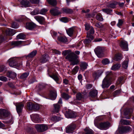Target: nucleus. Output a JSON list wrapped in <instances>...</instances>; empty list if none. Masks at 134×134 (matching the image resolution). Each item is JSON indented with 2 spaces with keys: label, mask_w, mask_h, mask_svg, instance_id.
Masks as SVG:
<instances>
[{
  "label": "nucleus",
  "mask_w": 134,
  "mask_h": 134,
  "mask_svg": "<svg viewBox=\"0 0 134 134\" xmlns=\"http://www.w3.org/2000/svg\"><path fill=\"white\" fill-rule=\"evenodd\" d=\"M24 105V104L21 103H18L17 104L16 106V109L18 113L21 112L22 109Z\"/></svg>",
  "instance_id": "nucleus-16"
},
{
  "label": "nucleus",
  "mask_w": 134,
  "mask_h": 134,
  "mask_svg": "<svg viewBox=\"0 0 134 134\" xmlns=\"http://www.w3.org/2000/svg\"><path fill=\"white\" fill-rule=\"evenodd\" d=\"M106 75L105 78H106L108 79H110V80H112V74L111 71L107 72H106Z\"/></svg>",
  "instance_id": "nucleus-41"
},
{
  "label": "nucleus",
  "mask_w": 134,
  "mask_h": 134,
  "mask_svg": "<svg viewBox=\"0 0 134 134\" xmlns=\"http://www.w3.org/2000/svg\"><path fill=\"white\" fill-rule=\"evenodd\" d=\"M35 128L38 132H42L47 130L48 126L47 125L43 124H36L35 126Z\"/></svg>",
  "instance_id": "nucleus-4"
},
{
  "label": "nucleus",
  "mask_w": 134,
  "mask_h": 134,
  "mask_svg": "<svg viewBox=\"0 0 134 134\" xmlns=\"http://www.w3.org/2000/svg\"><path fill=\"white\" fill-rule=\"evenodd\" d=\"M94 124L98 128L101 130H105L107 129L110 126V123L108 122H102L98 124L96 122V120L94 121Z\"/></svg>",
  "instance_id": "nucleus-3"
},
{
  "label": "nucleus",
  "mask_w": 134,
  "mask_h": 134,
  "mask_svg": "<svg viewBox=\"0 0 134 134\" xmlns=\"http://www.w3.org/2000/svg\"><path fill=\"white\" fill-rule=\"evenodd\" d=\"M102 62L103 65H105L109 64L110 62L108 59L105 58L103 59Z\"/></svg>",
  "instance_id": "nucleus-52"
},
{
  "label": "nucleus",
  "mask_w": 134,
  "mask_h": 134,
  "mask_svg": "<svg viewBox=\"0 0 134 134\" xmlns=\"http://www.w3.org/2000/svg\"><path fill=\"white\" fill-rule=\"evenodd\" d=\"M12 27L15 29H16L18 27V25L15 22H13L12 25Z\"/></svg>",
  "instance_id": "nucleus-60"
},
{
  "label": "nucleus",
  "mask_w": 134,
  "mask_h": 134,
  "mask_svg": "<svg viewBox=\"0 0 134 134\" xmlns=\"http://www.w3.org/2000/svg\"><path fill=\"white\" fill-rule=\"evenodd\" d=\"M95 26L98 28H101L103 26L101 23H97L95 25Z\"/></svg>",
  "instance_id": "nucleus-63"
},
{
  "label": "nucleus",
  "mask_w": 134,
  "mask_h": 134,
  "mask_svg": "<svg viewBox=\"0 0 134 134\" xmlns=\"http://www.w3.org/2000/svg\"><path fill=\"white\" fill-rule=\"evenodd\" d=\"M128 62L127 61H125L122 63V66L123 68L126 69L128 67Z\"/></svg>",
  "instance_id": "nucleus-48"
},
{
  "label": "nucleus",
  "mask_w": 134,
  "mask_h": 134,
  "mask_svg": "<svg viewBox=\"0 0 134 134\" xmlns=\"http://www.w3.org/2000/svg\"><path fill=\"white\" fill-rule=\"evenodd\" d=\"M57 96V92L55 90L52 89L50 91L49 97L52 100L55 99Z\"/></svg>",
  "instance_id": "nucleus-15"
},
{
  "label": "nucleus",
  "mask_w": 134,
  "mask_h": 134,
  "mask_svg": "<svg viewBox=\"0 0 134 134\" xmlns=\"http://www.w3.org/2000/svg\"><path fill=\"white\" fill-rule=\"evenodd\" d=\"M83 97V95L80 92L78 93L76 95V99L78 100H81Z\"/></svg>",
  "instance_id": "nucleus-44"
},
{
  "label": "nucleus",
  "mask_w": 134,
  "mask_h": 134,
  "mask_svg": "<svg viewBox=\"0 0 134 134\" xmlns=\"http://www.w3.org/2000/svg\"><path fill=\"white\" fill-rule=\"evenodd\" d=\"M47 1L49 4L53 6L57 4L56 0H47Z\"/></svg>",
  "instance_id": "nucleus-42"
},
{
  "label": "nucleus",
  "mask_w": 134,
  "mask_h": 134,
  "mask_svg": "<svg viewBox=\"0 0 134 134\" xmlns=\"http://www.w3.org/2000/svg\"><path fill=\"white\" fill-rule=\"evenodd\" d=\"M118 3L115 1H113L110 2L107 5V7L109 8L113 9L116 8V5Z\"/></svg>",
  "instance_id": "nucleus-20"
},
{
  "label": "nucleus",
  "mask_w": 134,
  "mask_h": 134,
  "mask_svg": "<svg viewBox=\"0 0 134 134\" xmlns=\"http://www.w3.org/2000/svg\"><path fill=\"white\" fill-rule=\"evenodd\" d=\"M104 50V49L103 47L98 46L95 49L94 51L98 57L100 58L103 55V52Z\"/></svg>",
  "instance_id": "nucleus-5"
},
{
  "label": "nucleus",
  "mask_w": 134,
  "mask_h": 134,
  "mask_svg": "<svg viewBox=\"0 0 134 134\" xmlns=\"http://www.w3.org/2000/svg\"><path fill=\"white\" fill-rule=\"evenodd\" d=\"M69 53L68 50H65L63 52L62 54L64 55L68 54L65 58L70 62V65H74L79 64L80 60L79 56L73 53Z\"/></svg>",
  "instance_id": "nucleus-1"
},
{
  "label": "nucleus",
  "mask_w": 134,
  "mask_h": 134,
  "mask_svg": "<svg viewBox=\"0 0 134 134\" xmlns=\"http://www.w3.org/2000/svg\"><path fill=\"white\" fill-rule=\"evenodd\" d=\"M35 26V24L33 23H27L26 24V28L30 30L33 29Z\"/></svg>",
  "instance_id": "nucleus-23"
},
{
  "label": "nucleus",
  "mask_w": 134,
  "mask_h": 134,
  "mask_svg": "<svg viewBox=\"0 0 134 134\" xmlns=\"http://www.w3.org/2000/svg\"><path fill=\"white\" fill-rule=\"evenodd\" d=\"M122 58V56L121 54L118 53L116 54L113 60L115 61H119Z\"/></svg>",
  "instance_id": "nucleus-29"
},
{
  "label": "nucleus",
  "mask_w": 134,
  "mask_h": 134,
  "mask_svg": "<svg viewBox=\"0 0 134 134\" xmlns=\"http://www.w3.org/2000/svg\"><path fill=\"white\" fill-rule=\"evenodd\" d=\"M23 42L22 41H13L12 42V44L14 46H20Z\"/></svg>",
  "instance_id": "nucleus-34"
},
{
  "label": "nucleus",
  "mask_w": 134,
  "mask_h": 134,
  "mask_svg": "<svg viewBox=\"0 0 134 134\" xmlns=\"http://www.w3.org/2000/svg\"><path fill=\"white\" fill-rule=\"evenodd\" d=\"M121 65L120 64L116 63L114 64L111 67V69L112 70L115 71L119 69Z\"/></svg>",
  "instance_id": "nucleus-32"
},
{
  "label": "nucleus",
  "mask_w": 134,
  "mask_h": 134,
  "mask_svg": "<svg viewBox=\"0 0 134 134\" xmlns=\"http://www.w3.org/2000/svg\"><path fill=\"white\" fill-rule=\"evenodd\" d=\"M8 77L12 79L15 78L16 76V74L15 72L12 71H8L7 74Z\"/></svg>",
  "instance_id": "nucleus-27"
},
{
  "label": "nucleus",
  "mask_w": 134,
  "mask_h": 134,
  "mask_svg": "<svg viewBox=\"0 0 134 134\" xmlns=\"http://www.w3.org/2000/svg\"><path fill=\"white\" fill-rule=\"evenodd\" d=\"M46 86V85L43 83H39L38 87H37V89L38 92L44 89Z\"/></svg>",
  "instance_id": "nucleus-25"
},
{
  "label": "nucleus",
  "mask_w": 134,
  "mask_h": 134,
  "mask_svg": "<svg viewBox=\"0 0 134 134\" xmlns=\"http://www.w3.org/2000/svg\"><path fill=\"white\" fill-rule=\"evenodd\" d=\"M112 81L110 79H108L105 78L102 81V87L103 88H108L111 84Z\"/></svg>",
  "instance_id": "nucleus-6"
},
{
  "label": "nucleus",
  "mask_w": 134,
  "mask_h": 134,
  "mask_svg": "<svg viewBox=\"0 0 134 134\" xmlns=\"http://www.w3.org/2000/svg\"><path fill=\"white\" fill-rule=\"evenodd\" d=\"M74 30V27H73L69 28L66 31V32L68 35L70 36H72L73 34V32Z\"/></svg>",
  "instance_id": "nucleus-40"
},
{
  "label": "nucleus",
  "mask_w": 134,
  "mask_h": 134,
  "mask_svg": "<svg viewBox=\"0 0 134 134\" xmlns=\"http://www.w3.org/2000/svg\"><path fill=\"white\" fill-rule=\"evenodd\" d=\"M34 104L31 102L28 103L27 104V108L29 110H33Z\"/></svg>",
  "instance_id": "nucleus-36"
},
{
  "label": "nucleus",
  "mask_w": 134,
  "mask_h": 134,
  "mask_svg": "<svg viewBox=\"0 0 134 134\" xmlns=\"http://www.w3.org/2000/svg\"><path fill=\"white\" fill-rule=\"evenodd\" d=\"M92 87V85L91 84H88L86 86V88L87 89H89L91 88Z\"/></svg>",
  "instance_id": "nucleus-64"
},
{
  "label": "nucleus",
  "mask_w": 134,
  "mask_h": 134,
  "mask_svg": "<svg viewBox=\"0 0 134 134\" xmlns=\"http://www.w3.org/2000/svg\"><path fill=\"white\" fill-rule=\"evenodd\" d=\"M121 124L123 125H129L131 123V122L129 120L121 119L120 121Z\"/></svg>",
  "instance_id": "nucleus-37"
},
{
  "label": "nucleus",
  "mask_w": 134,
  "mask_h": 134,
  "mask_svg": "<svg viewBox=\"0 0 134 134\" xmlns=\"http://www.w3.org/2000/svg\"><path fill=\"white\" fill-rule=\"evenodd\" d=\"M34 17L35 19L41 24H43L45 22V19L42 16L37 15L35 16Z\"/></svg>",
  "instance_id": "nucleus-14"
},
{
  "label": "nucleus",
  "mask_w": 134,
  "mask_h": 134,
  "mask_svg": "<svg viewBox=\"0 0 134 134\" xmlns=\"http://www.w3.org/2000/svg\"><path fill=\"white\" fill-rule=\"evenodd\" d=\"M51 119V120L53 121H57L60 120L61 119L60 118L59 116H55L52 117Z\"/></svg>",
  "instance_id": "nucleus-51"
},
{
  "label": "nucleus",
  "mask_w": 134,
  "mask_h": 134,
  "mask_svg": "<svg viewBox=\"0 0 134 134\" xmlns=\"http://www.w3.org/2000/svg\"><path fill=\"white\" fill-rule=\"evenodd\" d=\"M87 39H86L84 41V43L86 44H87L90 43L92 40H93L94 37L93 36L90 35L89 34H88L87 35Z\"/></svg>",
  "instance_id": "nucleus-19"
},
{
  "label": "nucleus",
  "mask_w": 134,
  "mask_h": 134,
  "mask_svg": "<svg viewBox=\"0 0 134 134\" xmlns=\"http://www.w3.org/2000/svg\"><path fill=\"white\" fill-rule=\"evenodd\" d=\"M98 94V91L96 90H93L89 93V96L92 98H96Z\"/></svg>",
  "instance_id": "nucleus-24"
},
{
  "label": "nucleus",
  "mask_w": 134,
  "mask_h": 134,
  "mask_svg": "<svg viewBox=\"0 0 134 134\" xmlns=\"http://www.w3.org/2000/svg\"><path fill=\"white\" fill-rule=\"evenodd\" d=\"M19 59L16 58H11L8 60L7 63L10 67L17 68L22 65L21 62L19 63Z\"/></svg>",
  "instance_id": "nucleus-2"
},
{
  "label": "nucleus",
  "mask_w": 134,
  "mask_h": 134,
  "mask_svg": "<svg viewBox=\"0 0 134 134\" xmlns=\"http://www.w3.org/2000/svg\"><path fill=\"white\" fill-rule=\"evenodd\" d=\"M62 96L63 98L66 100L68 99L70 97L68 94L65 93H63L62 94Z\"/></svg>",
  "instance_id": "nucleus-50"
},
{
  "label": "nucleus",
  "mask_w": 134,
  "mask_h": 134,
  "mask_svg": "<svg viewBox=\"0 0 134 134\" xmlns=\"http://www.w3.org/2000/svg\"><path fill=\"white\" fill-rule=\"evenodd\" d=\"M103 72V71L101 70L94 72L92 74V77L94 80L97 79L102 75Z\"/></svg>",
  "instance_id": "nucleus-12"
},
{
  "label": "nucleus",
  "mask_w": 134,
  "mask_h": 134,
  "mask_svg": "<svg viewBox=\"0 0 134 134\" xmlns=\"http://www.w3.org/2000/svg\"><path fill=\"white\" fill-rule=\"evenodd\" d=\"M9 113L6 109H0V119H3L7 117L9 115Z\"/></svg>",
  "instance_id": "nucleus-7"
},
{
  "label": "nucleus",
  "mask_w": 134,
  "mask_h": 134,
  "mask_svg": "<svg viewBox=\"0 0 134 134\" xmlns=\"http://www.w3.org/2000/svg\"><path fill=\"white\" fill-rule=\"evenodd\" d=\"M133 112V110L131 108H126L124 110L125 118L128 119H130Z\"/></svg>",
  "instance_id": "nucleus-8"
},
{
  "label": "nucleus",
  "mask_w": 134,
  "mask_h": 134,
  "mask_svg": "<svg viewBox=\"0 0 134 134\" xmlns=\"http://www.w3.org/2000/svg\"><path fill=\"white\" fill-rule=\"evenodd\" d=\"M76 127V125L75 124L72 123L68 125L66 128V132L67 133L72 132Z\"/></svg>",
  "instance_id": "nucleus-11"
},
{
  "label": "nucleus",
  "mask_w": 134,
  "mask_h": 134,
  "mask_svg": "<svg viewBox=\"0 0 134 134\" xmlns=\"http://www.w3.org/2000/svg\"><path fill=\"white\" fill-rule=\"evenodd\" d=\"M47 11L48 10L47 9L43 8L41 10L40 13L41 14L45 15Z\"/></svg>",
  "instance_id": "nucleus-58"
},
{
  "label": "nucleus",
  "mask_w": 134,
  "mask_h": 134,
  "mask_svg": "<svg viewBox=\"0 0 134 134\" xmlns=\"http://www.w3.org/2000/svg\"><path fill=\"white\" fill-rule=\"evenodd\" d=\"M88 65L85 62H81L80 65L81 69L85 70L87 68Z\"/></svg>",
  "instance_id": "nucleus-35"
},
{
  "label": "nucleus",
  "mask_w": 134,
  "mask_h": 134,
  "mask_svg": "<svg viewBox=\"0 0 134 134\" xmlns=\"http://www.w3.org/2000/svg\"><path fill=\"white\" fill-rule=\"evenodd\" d=\"M31 117V118H33L35 121L36 122H38L40 121L39 116L37 114H32Z\"/></svg>",
  "instance_id": "nucleus-30"
},
{
  "label": "nucleus",
  "mask_w": 134,
  "mask_h": 134,
  "mask_svg": "<svg viewBox=\"0 0 134 134\" xmlns=\"http://www.w3.org/2000/svg\"><path fill=\"white\" fill-rule=\"evenodd\" d=\"M65 115L66 117L68 118H75L77 116L76 113L69 110L66 111Z\"/></svg>",
  "instance_id": "nucleus-9"
},
{
  "label": "nucleus",
  "mask_w": 134,
  "mask_h": 134,
  "mask_svg": "<svg viewBox=\"0 0 134 134\" xmlns=\"http://www.w3.org/2000/svg\"><path fill=\"white\" fill-rule=\"evenodd\" d=\"M0 80L3 81H6L7 80V79L6 77L1 76H0Z\"/></svg>",
  "instance_id": "nucleus-62"
},
{
  "label": "nucleus",
  "mask_w": 134,
  "mask_h": 134,
  "mask_svg": "<svg viewBox=\"0 0 134 134\" xmlns=\"http://www.w3.org/2000/svg\"><path fill=\"white\" fill-rule=\"evenodd\" d=\"M62 10L63 13L67 14H71L73 12L72 9L67 8H63L62 9Z\"/></svg>",
  "instance_id": "nucleus-28"
},
{
  "label": "nucleus",
  "mask_w": 134,
  "mask_h": 134,
  "mask_svg": "<svg viewBox=\"0 0 134 134\" xmlns=\"http://www.w3.org/2000/svg\"><path fill=\"white\" fill-rule=\"evenodd\" d=\"M79 69V67L78 66H76L72 70V74H75L78 71Z\"/></svg>",
  "instance_id": "nucleus-46"
},
{
  "label": "nucleus",
  "mask_w": 134,
  "mask_h": 134,
  "mask_svg": "<svg viewBox=\"0 0 134 134\" xmlns=\"http://www.w3.org/2000/svg\"><path fill=\"white\" fill-rule=\"evenodd\" d=\"M48 55L45 54L42 55L39 60L41 63H44L48 62Z\"/></svg>",
  "instance_id": "nucleus-13"
},
{
  "label": "nucleus",
  "mask_w": 134,
  "mask_h": 134,
  "mask_svg": "<svg viewBox=\"0 0 134 134\" xmlns=\"http://www.w3.org/2000/svg\"><path fill=\"white\" fill-rule=\"evenodd\" d=\"M132 130V129L130 127L126 126L120 128L119 129V132L120 133H123L131 131Z\"/></svg>",
  "instance_id": "nucleus-10"
},
{
  "label": "nucleus",
  "mask_w": 134,
  "mask_h": 134,
  "mask_svg": "<svg viewBox=\"0 0 134 134\" xmlns=\"http://www.w3.org/2000/svg\"><path fill=\"white\" fill-rule=\"evenodd\" d=\"M60 20L64 23H67L69 21V20L67 17H63L60 19Z\"/></svg>",
  "instance_id": "nucleus-56"
},
{
  "label": "nucleus",
  "mask_w": 134,
  "mask_h": 134,
  "mask_svg": "<svg viewBox=\"0 0 134 134\" xmlns=\"http://www.w3.org/2000/svg\"><path fill=\"white\" fill-rule=\"evenodd\" d=\"M16 37L18 39H23L25 37V35L21 33L18 35Z\"/></svg>",
  "instance_id": "nucleus-49"
},
{
  "label": "nucleus",
  "mask_w": 134,
  "mask_h": 134,
  "mask_svg": "<svg viewBox=\"0 0 134 134\" xmlns=\"http://www.w3.org/2000/svg\"><path fill=\"white\" fill-rule=\"evenodd\" d=\"M102 11L106 13L107 14L112 15L113 10L109 9H102Z\"/></svg>",
  "instance_id": "nucleus-39"
},
{
  "label": "nucleus",
  "mask_w": 134,
  "mask_h": 134,
  "mask_svg": "<svg viewBox=\"0 0 134 134\" xmlns=\"http://www.w3.org/2000/svg\"><path fill=\"white\" fill-rule=\"evenodd\" d=\"M50 77L53 79L57 83H59L58 82L59 80V78L58 76L56 75L53 74L52 75H49Z\"/></svg>",
  "instance_id": "nucleus-38"
},
{
  "label": "nucleus",
  "mask_w": 134,
  "mask_h": 134,
  "mask_svg": "<svg viewBox=\"0 0 134 134\" xmlns=\"http://www.w3.org/2000/svg\"><path fill=\"white\" fill-rule=\"evenodd\" d=\"M120 90H118L115 91L113 93V96L114 97H116V96L120 94Z\"/></svg>",
  "instance_id": "nucleus-55"
},
{
  "label": "nucleus",
  "mask_w": 134,
  "mask_h": 134,
  "mask_svg": "<svg viewBox=\"0 0 134 134\" xmlns=\"http://www.w3.org/2000/svg\"><path fill=\"white\" fill-rule=\"evenodd\" d=\"M33 108V110L35 111L38 110L39 109L40 107L39 105L37 104H34V106Z\"/></svg>",
  "instance_id": "nucleus-59"
},
{
  "label": "nucleus",
  "mask_w": 134,
  "mask_h": 134,
  "mask_svg": "<svg viewBox=\"0 0 134 134\" xmlns=\"http://www.w3.org/2000/svg\"><path fill=\"white\" fill-rule=\"evenodd\" d=\"M19 1L23 7H30V3L27 0H19Z\"/></svg>",
  "instance_id": "nucleus-17"
},
{
  "label": "nucleus",
  "mask_w": 134,
  "mask_h": 134,
  "mask_svg": "<svg viewBox=\"0 0 134 134\" xmlns=\"http://www.w3.org/2000/svg\"><path fill=\"white\" fill-rule=\"evenodd\" d=\"M58 39L59 41L63 43H65L67 41V39L64 36H59L58 38Z\"/></svg>",
  "instance_id": "nucleus-31"
},
{
  "label": "nucleus",
  "mask_w": 134,
  "mask_h": 134,
  "mask_svg": "<svg viewBox=\"0 0 134 134\" xmlns=\"http://www.w3.org/2000/svg\"><path fill=\"white\" fill-rule=\"evenodd\" d=\"M54 108L52 111L54 113H58L60 110V105L58 104H54L53 105Z\"/></svg>",
  "instance_id": "nucleus-26"
},
{
  "label": "nucleus",
  "mask_w": 134,
  "mask_h": 134,
  "mask_svg": "<svg viewBox=\"0 0 134 134\" xmlns=\"http://www.w3.org/2000/svg\"><path fill=\"white\" fill-rule=\"evenodd\" d=\"M94 28L92 27L91 26V28L90 29L89 32L87 33V35L89 34L90 35L93 36V35L94 33Z\"/></svg>",
  "instance_id": "nucleus-53"
},
{
  "label": "nucleus",
  "mask_w": 134,
  "mask_h": 134,
  "mask_svg": "<svg viewBox=\"0 0 134 134\" xmlns=\"http://www.w3.org/2000/svg\"><path fill=\"white\" fill-rule=\"evenodd\" d=\"M84 131L85 134H93V131L91 129L88 128H86L85 129Z\"/></svg>",
  "instance_id": "nucleus-45"
},
{
  "label": "nucleus",
  "mask_w": 134,
  "mask_h": 134,
  "mask_svg": "<svg viewBox=\"0 0 134 134\" xmlns=\"http://www.w3.org/2000/svg\"><path fill=\"white\" fill-rule=\"evenodd\" d=\"M50 12L51 14L54 16L58 15L61 13L60 11L58 10V8L52 9L51 10Z\"/></svg>",
  "instance_id": "nucleus-21"
},
{
  "label": "nucleus",
  "mask_w": 134,
  "mask_h": 134,
  "mask_svg": "<svg viewBox=\"0 0 134 134\" xmlns=\"http://www.w3.org/2000/svg\"><path fill=\"white\" fill-rule=\"evenodd\" d=\"M5 33L7 35H13L15 33V30L11 29H6Z\"/></svg>",
  "instance_id": "nucleus-22"
},
{
  "label": "nucleus",
  "mask_w": 134,
  "mask_h": 134,
  "mask_svg": "<svg viewBox=\"0 0 134 134\" xmlns=\"http://www.w3.org/2000/svg\"><path fill=\"white\" fill-rule=\"evenodd\" d=\"M40 13V11L38 9L36 8L32 12H31V14L33 15H35L39 14Z\"/></svg>",
  "instance_id": "nucleus-47"
},
{
  "label": "nucleus",
  "mask_w": 134,
  "mask_h": 134,
  "mask_svg": "<svg viewBox=\"0 0 134 134\" xmlns=\"http://www.w3.org/2000/svg\"><path fill=\"white\" fill-rule=\"evenodd\" d=\"M96 19L98 21H102L103 20V18L101 14L98 13L96 16Z\"/></svg>",
  "instance_id": "nucleus-43"
},
{
  "label": "nucleus",
  "mask_w": 134,
  "mask_h": 134,
  "mask_svg": "<svg viewBox=\"0 0 134 134\" xmlns=\"http://www.w3.org/2000/svg\"><path fill=\"white\" fill-rule=\"evenodd\" d=\"M120 46L124 51H127L128 45L127 43L125 41H122L120 42Z\"/></svg>",
  "instance_id": "nucleus-18"
},
{
  "label": "nucleus",
  "mask_w": 134,
  "mask_h": 134,
  "mask_svg": "<svg viewBox=\"0 0 134 134\" xmlns=\"http://www.w3.org/2000/svg\"><path fill=\"white\" fill-rule=\"evenodd\" d=\"M124 20L122 19H119L118 20V22L117 24V26L119 27H120L124 23Z\"/></svg>",
  "instance_id": "nucleus-54"
},
{
  "label": "nucleus",
  "mask_w": 134,
  "mask_h": 134,
  "mask_svg": "<svg viewBox=\"0 0 134 134\" xmlns=\"http://www.w3.org/2000/svg\"><path fill=\"white\" fill-rule=\"evenodd\" d=\"M37 53V51L36 50H34L30 53L26 57L32 58L35 56Z\"/></svg>",
  "instance_id": "nucleus-33"
},
{
  "label": "nucleus",
  "mask_w": 134,
  "mask_h": 134,
  "mask_svg": "<svg viewBox=\"0 0 134 134\" xmlns=\"http://www.w3.org/2000/svg\"><path fill=\"white\" fill-rule=\"evenodd\" d=\"M29 74L27 73H23L21 76L20 78L21 79H25L28 76Z\"/></svg>",
  "instance_id": "nucleus-57"
},
{
  "label": "nucleus",
  "mask_w": 134,
  "mask_h": 134,
  "mask_svg": "<svg viewBox=\"0 0 134 134\" xmlns=\"http://www.w3.org/2000/svg\"><path fill=\"white\" fill-rule=\"evenodd\" d=\"M85 29L87 30H88L91 27L90 25L87 23H86L85 24Z\"/></svg>",
  "instance_id": "nucleus-61"
}]
</instances>
